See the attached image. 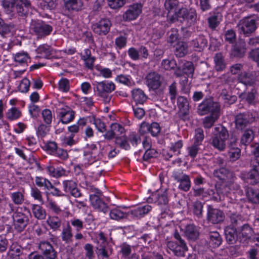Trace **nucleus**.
I'll list each match as a JSON object with an SVG mask.
<instances>
[{
    "instance_id": "nucleus-52",
    "label": "nucleus",
    "mask_w": 259,
    "mask_h": 259,
    "mask_svg": "<svg viewBox=\"0 0 259 259\" xmlns=\"http://www.w3.org/2000/svg\"><path fill=\"white\" fill-rule=\"evenodd\" d=\"M115 143L120 148L125 150H128L131 149L127 138L126 136L116 137L115 140Z\"/></svg>"
},
{
    "instance_id": "nucleus-15",
    "label": "nucleus",
    "mask_w": 259,
    "mask_h": 259,
    "mask_svg": "<svg viewBox=\"0 0 259 259\" xmlns=\"http://www.w3.org/2000/svg\"><path fill=\"white\" fill-rule=\"evenodd\" d=\"M145 84L150 90H157L161 84V76L155 71L148 73L145 78Z\"/></svg>"
},
{
    "instance_id": "nucleus-54",
    "label": "nucleus",
    "mask_w": 259,
    "mask_h": 259,
    "mask_svg": "<svg viewBox=\"0 0 259 259\" xmlns=\"http://www.w3.org/2000/svg\"><path fill=\"white\" fill-rule=\"evenodd\" d=\"M254 135L252 130L247 128L241 137V143L244 145H247L252 141Z\"/></svg>"
},
{
    "instance_id": "nucleus-41",
    "label": "nucleus",
    "mask_w": 259,
    "mask_h": 259,
    "mask_svg": "<svg viewBox=\"0 0 259 259\" xmlns=\"http://www.w3.org/2000/svg\"><path fill=\"white\" fill-rule=\"evenodd\" d=\"M246 195L248 200L251 203L259 205V190L249 188L246 190Z\"/></svg>"
},
{
    "instance_id": "nucleus-36",
    "label": "nucleus",
    "mask_w": 259,
    "mask_h": 259,
    "mask_svg": "<svg viewBox=\"0 0 259 259\" xmlns=\"http://www.w3.org/2000/svg\"><path fill=\"white\" fill-rule=\"evenodd\" d=\"M188 52V45L186 42L179 41L176 45L174 52L177 57H184Z\"/></svg>"
},
{
    "instance_id": "nucleus-38",
    "label": "nucleus",
    "mask_w": 259,
    "mask_h": 259,
    "mask_svg": "<svg viewBox=\"0 0 259 259\" xmlns=\"http://www.w3.org/2000/svg\"><path fill=\"white\" fill-rule=\"evenodd\" d=\"M47 224L53 231H60L62 224V219L55 215L49 216L47 220Z\"/></svg>"
},
{
    "instance_id": "nucleus-2",
    "label": "nucleus",
    "mask_w": 259,
    "mask_h": 259,
    "mask_svg": "<svg viewBox=\"0 0 259 259\" xmlns=\"http://www.w3.org/2000/svg\"><path fill=\"white\" fill-rule=\"evenodd\" d=\"M30 33L37 39H42L49 35L53 27L47 22L39 19H32L29 26Z\"/></svg>"
},
{
    "instance_id": "nucleus-18",
    "label": "nucleus",
    "mask_w": 259,
    "mask_h": 259,
    "mask_svg": "<svg viewBox=\"0 0 259 259\" xmlns=\"http://www.w3.org/2000/svg\"><path fill=\"white\" fill-rule=\"evenodd\" d=\"M160 131L161 127L157 122H154L150 124L143 122L140 125L139 132L141 135L149 133L153 137H157Z\"/></svg>"
},
{
    "instance_id": "nucleus-24",
    "label": "nucleus",
    "mask_w": 259,
    "mask_h": 259,
    "mask_svg": "<svg viewBox=\"0 0 259 259\" xmlns=\"http://www.w3.org/2000/svg\"><path fill=\"white\" fill-rule=\"evenodd\" d=\"M152 210V206L149 204L139 206L130 211V218L139 219L144 217Z\"/></svg>"
},
{
    "instance_id": "nucleus-53",
    "label": "nucleus",
    "mask_w": 259,
    "mask_h": 259,
    "mask_svg": "<svg viewBox=\"0 0 259 259\" xmlns=\"http://www.w3.org/2000/svg\"><path fill=\"white\" fill-rule=\"evenodd\" d=\"M210 239L209 243L213 247H217L220 245L222 243V238L218 232H212L209 234Z\"/></svg>"
},
{
    "instance_id": "nucleus-25",
    "label": "nucleus",
    "mask_w": 259,
    "mask_h": 259,
    "mask_svg": "<svg viewBox=\"0 0 259 259\" xmlns=\"http://www.w3.org/2000/svg\"><path fill=\"white\" fill-rule=\"evenodd\" d=\"M100 150L98 148L97 145L94 143H91L87 144L84 155L89 156V158H91L92 159L90 160V163H93L100 158Z\"/></svg>"
},
{
    "instance_id": "nucleus-40",
    "label": "nucleus",
    "mask_w": 259,
    "mask_h": 259,
    "mask_svg": "<svg viewBox=\"0 0 259 259\" xmlns=\"http://www.w3.org/2000/svg\"><path fill=\"white\" fill-rule=\"evenodd\" d=\"M13 59L15 62L20 65H27V63L30 60V57L27 52L22 51L13 54Z\"/></svg>"
},
{
    "instance_id": "nucleus-16",
    "label": "nucleus",
    "mask_w": 259,
    "mask_h": 259,
    "mask_svg": "<svg viewBox=\"0 0 259 259\" xmlns=\"http://www.w3.org/2000/svg\"><path fill=\"white\" fill-rule=\"evenodd\" d=\"M213 176L223 183H232L235 180V176L232 171L225 167L215 169Z\"/></svg>"
},
{
    "instance_id": "nucleus-28",
    "label": "nucleus",
    "mask_w": 259,
    "mask_h": 259,
    "mask_svg": "<svg viewBox=\"0 0 259 259\" xmlns=\"http://www.w3.org/2000/svg\"><path fill=\"white\" fill-rule=\"evenodd\" d=\"M207 44V40L205 37L203 35H199L191 41L190 46L195 51L200 52L206 47Z\"/></svg>"
},
{
    "instance_id": "nucleus-57",
    "label": "nucleus",
    "mask_w": 259,
    "mask_h": 259,
    "mask_svg": "<svg viewBox=\"0 0 259 259\" xmlns=\"http://www.w3.org/2000/svg\"><path fill=\"white\" fill-rule=\"evenodd\" d=\"M74 135L71 134L69 136H62L60 137V140L62 145L64 147L72 146L76 144V141L74 140Z\"/></svg>"
},
{
    "instance_id": "nucleus-63",
    "label": "nucleus",
    "mask_w": 259,
    "mask_h": 259,
    "mask_svg": "<svg viewBox=\"0 0 259 259\" xmlns=\"http://www.w3.org/2000/svg\"><path fill=\"white\" fill-rule=\"evenodd\" d=\"M41 115L44 121L47 125H50L53 118L52 111L48 109H45L41 112Z\"/></svg>"
},
{
    "instance_id": "nucleus-8",
    "label": "nucleus",
    "mask_w": 259,
    "mask_h": 259,
    "mask_svg": "<svg viewBox=\"0 0 259 259\" xmlns=\"http://www.w3.org/2000/svg\"><path fill=\"white\" fill-rule=\"evenodd\" d=\"M221 105L219 103L214 101L211 98H207L198 106L197 113L199 115L203 116L210 114H220Z\"/></svg>"
},
{
    "instance_id": "nucleus-26",
    "label": "nucleus",
    "mask_w": 259,
    "mask_h": 259,
    "mask_svg": "<svg viewBox=\"0 0 259 259\" xmlns=\"http://www.w3.org/2000/svg\"><path fill=\"white\" fill-rule=\"evenodd\" d=\"M149 202H154L158 205H166L168 202L166 191L153 193L148 198Z\"/></svg>"
},
{
    "instance_id": "nucleus-50",
    "label": "nucleus",
    "mask_w": 259,
    "mask_h": 259,
    "mask_svg": "<svg viewBox=\"0 0 259 259\" xmlns=\"http://www.w3.org/2000/svg\"><path fill=\"white\" fill-rule=\"evenodd\" d=\"M32 210L34 216L37 219L44 220L46 217V211L41 206L37 204L32 205Z\"/></svg>"
},
{
    "instance_id": "nucleus-34",
    "label": "nucleus",
    "mask_w": 259,
    "mask_h": 259,
    "mask_svg": "<svg viewBox=\"0 0 259 259\" xmlns=\"http://www.w3.org/2000/svg\"><path fill=\"white\" fill-rule=\"evenodd\" d=\"M238 80L244 85L251 86L255 84L256 78L251 73L243 72L239 74Z\"/></svg>"
},
{
    "instance_id": "nucleus-30",
    "label": "nucleus",
    "mask_w": 259,
    "mask_h": 259,
    "mask_svg": "<svg viewBox=\"0 0 259 259\" xmlns=\"http://www.w3.org/2000/svg\"><path fill=\"white\" fill-rule=\"evenodd\" d=\"M225 237L227 242L230 244H233L238 240V229L227 226L225 229Z\"/></svg>"
},
{
    "instance_id": "nucleus-6",
    "label": "nucleus",
    "mask_w": 259,
    "mask_h": 259,
    "mask_svg": "<svg viewBox=\"0 0 259 259\" xmlns=\"http://www.w3.org/2000/svg\"><path fill=\"white\" fill-rule=\"evenodd\" d=\"M251 169L248 172H242L240 178L244 181L248 182L252 185L259 183V160L253 158L250 161Z\"/></svg>"
},
{
    "instance_id": "nucleus-21",
    "label": "nucleus",
    "mask_w": 259,
    "mask_h": 259,
    "mask_svg": "<svg viewBox=\"0 0 259 259\" xmlns=\"http://www.w3.org/2000/svg\"><path fill=\"white\" fill-rule=\"evenodd\" d=\"M207 219L212 224H217L224 221L225 215L221 210L213 208L209 206L207 213Z\"/></svg>"
},
{
    "instance_id": "nucleus-31",
    "label": "nucleus",
    "mask_w": 259,
    "mask_h": 259,
    "mask_svg": "<svg viewBox=\"0 0 259 259\" xmlns=\"http://www.w3.org/2000/svg\"><path fill=\"white\" fill-rule=\"evenodd\" d=\"M75 112L69 108H62L59 112L60 120L64 124H67L74 118Z\"/></svg>"
},
{
    "instance_id": "nucleus-20",
    "label": "nucleus",
    "mask_w": 259,
    "mask_h": 259,
    "mask_svg": "<svg viewBox=\"0 0 259 259\" xmlns=\"http://www.w3.org/2000/svg\"><path fill=\"white\" fill-rule=\"evenodd\" d=\"M108 212L110 219L114 221L119 222L130 218V211H124L121 206L109 208Z\"/></svg>"
},
{
    "instance_id": "nucleus-22",
    "label": "nucleus",
    "mask_w": 259,
    "mask_h": 259,
    "mask_svg": "<svg viewBox=\"0 0 259 259\" xmlns=\"http://www.w3.org/2000/svg\"><path fill=\"white\" fill-rule=\"evenodd\" d=\"M63 188L66 193H69L72 196L78 198L81 193L77 188V183L72 180H64L62 182Z\"/></svg>"
},
{
    "instance_id": "nucleus-32",
    "label": "nucleus",
    "mask_w": 259,
    "mask_h": 259,
    "mask_svg": "<svg viewBox=\"0 0 259 259\" xmlns=\"http://www.w3.org/2000/svg\"><path fill=\"white\" fill-rule=\"evenodd\" d=\"M48 174L54 178H58L63 176H67L69 171L62 167H58L55 168L51 164L47 165L46 167Z\"/></svg>"
},
{
    "instance_id": "nucleus-3",
    "label": "nucleus",
    "mask_w": 259,
    "mask_h": 259,
    "mask_svg": "<svg viewBox=\"0 0 259 259\" xmlns=\"http://www.w3.org/2000/svg\"><path fill=\"white\" fill-rule=\"evenodd\" d=\"M173 235L177 241H167L166 243L167 248L171 250L174 254L177 256H185L186 252L188 250V246L186 243L182 239L177 230L175 231Z\"/></svg>"
},
{
    "instance_id": "nucleus-14",
    "label": "nucleus",
    "mask_w": 259,
    "mask_h": 259,
    "mask_svg": "<svg viewBox=\"0 0 259 259\" xmlns=\"http://www.w3.org/2000/svg\"><path fill=\"white\" fill-rule=\"evenodd\" d=\"M38 248L46 259H57L58 253L53 245L49 241H40Z\"/></svg>"
},
{
    "instance_id": "nucleus-56",
    "label": "nucleus",
    "mask_w": 259,
    "mask_h": 259,
    "mask_svg": "<svg viewBox=\"0 0 259 259\" xmlns=\"http://www.w3.org/2000/svg\"><path fill=\"white\" fill-rule=\"evenodd\" d=\"M183 143L182 140H179L174 143H171L169 146L170 151L172 152L174 155L178 156L181 154V150L183 147Z\"/></svg>"
},
{
    "instance_id": "nucleus-4",
    "label": "nucleus",
    "mask_w": 259,
    "mask_h": 259,
    "mask_svg": "<svg viewBox=\"0 0 259 259\" xmlns=\"http://www.w3.org/2000/svg\"><path fill=\"white\" fill-rule=\"evenodd\" d=\"M175 16L178 21L185 23L189 27L194 25L197 22V12L194 8L188 9L186 8H181L175 12Z\"/></svg>"
},
{
    "instance_id": "nucleus-64",
    "label": "nucleus",
    "mask_w": 259,
    "mask_h": 259,
    "mask_svg": "<svg viewBox=\"0 0 259 259\" xmlns=\"http://www.w3.org/2000/svg\"><path fill=\"white\" fill-rule=\"evenodd\" d=\"M229 158L231 161L237 160L241 155V150L238 148H231L228 152Z\"/></svg>"
},
{
    "instance_id": "nucleus-43",
    "label": "nucleus",
    "mask_w": 259,
    "mask_h": 259,
    "mask_svg": "<svg viewBox=\"0 0 259 259\" xmlns=\"http://www.w3.org/2000/svg\"><path fill=\"white\" fill-rule=\"evenodd\" d=\"M35 51L39 57L45 58H49L53 52L52 48L47 44L40 45Z\"/></svg>"
},
{
    "instance_id": "nucleus-44",
    "label": "nucleus",
    "mask_w": 259,
    "mask_h": 259,
    "mask_svg": "<svg viewBox=\"0 0 259 259\" xmlns=\"http://www.w3.org/2000/svg\"><path fill=\"white\" fill-rule=\"evenodd\" d=\"M214 69L217 71H222L226 68V63L222 53H217L214 58Z\"/></svg>"
},
{
    "instance_id": "nucleus-42",
    "label": "nucleus",
    "mask_w": 259,
    "mask_h": 259,
    "mask_svg": "<svg viewBox=\"0 0 259 259\" xmlns=\"http://www.w3.org/2000/svg\"><path fill=\"white\" fill-rule=\"evenodd\" d=\"M230 221L231 224L230 226L238 229V228L244 224L245 219L241 214L233 213L230 216Z\"/></svg>"
},
{
    "instance_id": "nucleus-11",
    "label": "nucleus",
    "mask_w": 259,
    "mask_h": 259,
    "mask_svg": "<svg viewBox=\"0 0 259 259\" xmlns=\"http://www.w3.org/2000/svg\"><path fill=\"white\" fill-rule=\"evenodd\" d=\"M17 209L12 215L14 226L16 230L19 232L23 231L28 225L29 221V216Z\"/></svg>"
},
{
    "instance_id": "nucleus-59",
    "label": "nucleus",
    "mask_w": 259,
    "mask_h": 259,
    "mask_svg": "<svg viewBox=\"0 0 259 259\" xmlns=\"http://www.w3.org/2000/svg\"><path fill=\"white\" fill-rule=\"evenodd\" d=\"M201 145L197 143H194L191 146L187 148L188 155L194 159L196 157L200 150V146Z\"/></svg>"
},
{
    "instance_id": "nucleus-27",
    "label": "nucleus",
    "mask_w": 259,
    "mask_h": 259,
    "mask_svg": "<svg viewBox=\"0 0 259 259\" xmlns=\"http://www.w3.org/2000/svg\"><path fill=\"white\" fill-rule=\"evenodd\" d=\"M23 247L17 242H13L10 245L7 252L9 259H20L23 253Z\"/></svg>"
},
{
    "instance_id": "nucleus-29",
    "label": "nucleus",
    "mask_w": 259,
    "mask_h": 259,
    "mask_svg": "<svg viewBox=\"0 0 259 259\" xmlns=\"http://www.w3.org/2000/svg\"><path fill=\"white\" fill-rule=\"evenodd\" d=\"M72 229L69 222L67 221L66 225L62 227L61 238L62 241L66 244H70L73 241Z\"/></svg>"
},
{
    "instance_id": "nucleus-12",
    "label": "nucleus",
    "mask_w": 259,
    "mask_h": 259,
    "mask_svg": "<svg viewBox=\"0 0 259 259\" xmlns=\"http://www.w3.org/2000/svg\"><path fill=\"white\" fill-rule=\"evenodd\" d=\"M254 118L252 114L246 112L237 114L235 117V126L237 130L246 129L253 121Z\"/></svg>"
},
{
    "instance_id": "nucleus-49",
    "label": "nucleus",
    "mask_w": 259,
    "mask_h": 259,
    "mask_svg": "<svg viewBox=\"0 0 259 259\" xmlns=\"http://www.w3.org/2000/svg\"><path fill=\"white\" fill-rule=\"evenodd\" d=\"M220 114H210L203 119V125L205 128H211L219 119Z\"/></svg>"
},
{
    "instance_id": "nucleus-46",
    "label": "nucleus",
    "mask_w": 259,
    "mask_h": 259,
    "mask_svg": "<svg viewBox=\"0 0 259 259\" xmlns=\"http://www.w3.org/2000/svg\"><path fill=\"white\" fill-rule=\"evenodd\" d=\"M22 116L21 110L17 107H13L6 113V118L10 121L16 120Z\"/></svg>"
},
{
    "instance_id": "nucleus-35",
    "label": "nucleus",
    "mask_w": 259,
    "mask_h": 259,
    "mask_svg": "<svg viewBox=\"0 0 259 259\" xmlns=\"http://www.w3.org/2000/svg\"><path fill=\"white\" fill-rule=\"evenodd\" d=\"M64 7L69 12L81 10L83 6L81 0H64Z\"/></svg>"
},
{
    "instance_id": "nucleus-39",
    "label": "nucleus",
    "mask_w": 259,
    "mask_h": 259,
    "mask_svg": "<svg viewBox=\"0 0 259 259\" xmlns=\"http://www.w3.org/2000/svg\"><path fill=\"white\" fill-rule=\"evenodd\" d=\"M244 99L248 104L254 105L258 102L257 97V92L255 89H251L250 91L242 94L240 96Z\"/></svg>"
},
{
    "instance_id": "nucleus-17",
    "label": "nucleus",
    "mask_w": 259,
    "mask_h": 259,
    "mask_svg": "<svg viewBox=\"0 0 259 259\" xmlns=\"http://www.w3.org/2000/svg\"><path fill=\"white\" fill-rule=\"evenodd\" d=\"M142 5L140 3L134 4L128 7L123 14V19L126 21L136 19L142 12Z\"/></svg>"
},
{
    "instance_id": "nucleus-48",
    "label": "nucleus",
    "mask_w": 259,
    "mask_h": 259,
    "mask_svg": "<svg viewBox=\"0 0 259 259\" xmlns=\"http://www.w3.org/2000/svg\"><path fill=\"white\" fill-rule=\"evenodd\" d=\"M10 198L14 204L22 205L25 201L24 192L17 191L10 194Z\"/></svg>"
},
{
    "instance_id": "nucleus-55",
    "label": "nucleus",
    "mask_w": 259,
    "mask_h": 259,
    "mask_svg": "<svg viewBox=\"0 0 259 259\" xmlns=\"http://www.w3.org/2000/svg\"><path fill=\"white\" fill-rule=\"evenodd\" d=\"M203 204L201 202L196 201L193 204V212L198 219L202 218L203 216Z\"/></svg>"
},
{
    "instance_id": "nucleus-51",
    "label": "nucleus",
    "mask_w": 259,
    "mask_h": 259,
    "mask_svg": "<svg viewBox=\"0 0 259 259\" xmlns=\"http://www.w3.org/2000/svg\"><path fill=\"white\" fill-rule=\"evenodd\" d=\"M177 106L179 111H189V103L187 99L183 96L177 98Z\"/></svg>"
},
{
    "instance_id": "nucleus-45",
    "label": "nucleus",
    "mask_w": 259,
    "mask_h": 259,
    "mask_svg": "<svg viewBox=\"0 0 259 259\" xmlns=\"http://www.w3.org/2000/svg\"><path fill=\"white\" fill-rule=\"evenodd\" d=\"M35 182L36 186L39 187H44V189L46 190V193L48 191L51 190L52 188V183L47 179L42 177H36L35 178Z\"/></svg>"
},
{
    "instance_id": "nucleus-33",
    "label": "nucleus",
    "mask_w": 259,
    "mask_h": 259,
    "mask_svg": "<svg viewBox=\"0 0 259 259\" xmlns=\"http://www.w3.org/2000/svg\"><path fill=\"white\" fill-rule=\"evenodd\" d=\"M132 98L137 105L144 104L148 97L144 92L141 89H134L132 91Z\"/></svg>"
},
{
    "instance_id": "nucleus-37",
    "label": "nucleus",
    "mask_w": 259,
    "mask_h": 259,
    "mask_svg": "<svg viewBox=\"0 0 259 259\" xmlns=\"http://www.w3.org/2000/svg\"><path fill=\"white\" fill-rule=\"evenodd\" d=\"M208 27L211 30H215L222 20V15L221 13H214L207 18Z\"/></svg>"
},
{
    "instance_id": "nucleus-5",
    "label": "nucleus",
    "mask_w": 259,
    "mask_h": 259,
    "mask_svg": "<svg viewBox=\"0 0 259 259\" xmlns=\"http://www.w3.org/2000/svg\"><path fill=\"white\" fill-rule=\"evenodd\" d=\"M96 93L98 96L102 98L105 104L110 102L112 96L110 94L115 90V85L108 80L97 82L96 83Z\"/></svg>"
},
{
    "instance_id": "nucleus-19",
    "label": "nucleus",
    "mask_w": 259,
    "mask_h": 259,
    "mask_svg": "<svg viewBox=\"0 0 259 259\" xmlns=\"http://www.w3.org/2000/svg\"><path fill=\"white\" fill-rule=\"evenodd\" d=\"M111 23L108 19H102L93 24L94 32L100 35H106L110 31Z\"/></svg>"
},
{
    "instance_id": "nucleus-13",
    "label": "nucleus",
    "mask_w": 259,
    "mask_h": 259,
    "mask_svg": "<svg viewBox=\"0 0 259 259\" xmlns=\"http://www.w3.org/2000/svg\"><path fill=\"white\" fill-rule=\"evenodd\" d=\"M253 233L252 228L248 224H243L238 229L239 241L244 245L247 244L249 241H251Z\"/></svg>"
},
{
    "instance_id": "nucleus-10",
    "label": "nucleus",
    "mask_w": 259,
    "mask_h": 259,
    "mask_svg": "<svg viewBox=\"0 0 259 259\" xmlns=\"http://www.w3.org/2000/svg\"><path fill=\"white\" fill-rule=\"evenodd\" d=\"M172 178L178 184V188L183 191L188 192L190 189L191 182L189 175L181 169L175 170L172 172Z\"/></svg>"
},
{
    "instance_id": "nucleus-7",
    "label": "nucleus",
    "mask_w": 259,
    "mask_h": 259,
    "mask_svg": "<svg viewBox=\"0 0 259 259\" xmlns=\"http://www.w3.org/2000/svg\"><path fill=\"white\" fill-rule=\"evenodd\" d=\"M257 19L252 16L245 17L240 19L238 24V29L240 33L248 36L257 29Z\"/></svg>"
},
{
    "instance_id": "nucleus-9",
    "label": "nucleus",
    "mask_w": 259,
    "mask_h": 259,
    "mask_svg": "<svg viewBox=\"0 0 259 259\" xmlns=\"http://www.w3.org/2000/svg\"><path fill=\"white\" fill-rule=\"evenodd\" d=\"M214 130L217 133L212 138L211 144L214 148L224 151L226 147V141L229 137L228 131L223 126L215 127Z\"/></svg>"
},
{
    "instance_id": "nucleus-1",
    "label": "nucleus",
    "mask_w": 259,
    "mask_h": 259,
    "mask_svg": "<svg viewBox=\"0 0 259 259\" xmlns=\"http://www.w3.org/2000/svg\"><path fill=\"white\" fill-rule=\"evenodd\" d=\"M2 4L8 12H15L21 17H26L32 8L30 0H3Z\"/></svg>"
},
{
    "instance_id": "nucleus-23",
    "label": "nucleus",
    "mask_w": 259,
    "mask_h": 259,
    "mask_svg": "<svg viewBox=\"0 0 259 259\" xmlns=\"http://www.w3.org/2000/svg\"><path fill=\"white\" fill-rule=\"evenodd\" d=\"M102 195H90V199L92 205L99 211L106 213L108 212L109 207L106 203L101 200Z\"/></svg>"
},
{
    "instance_id": "nucleus-58",
    "label": "nucleus",
    "mask_w": 259,
    "mask_h": 259,
    "mask_svg": "<svg viewBox=\"0 0 259 259\" xmlns=\"http://www.w3.org/2000/svg\"><path fill=\"white\" fill-rule=\"evenodd\" d=\"M161 66L166 70L175 69L177 66L176 61L174 59H164L161 63Z\"/></svg>"
},
{
    "instance_id": "nucleus-60",
    "label": "nucleus",
    "mask_w": 259,
    "mask_h": 259,
    "mask_svg": "<svg viewBox=\"0 0 259 259\" xmlns=\"http://www.w3.org/2000/svg\"><path fill=\"white\" fill-rule=\"evenodd\" d=\"M50 125L46 124H40L36 129V134L38 137L44 138L49 133Z\"/></svg>"
},
{
    "instance_id": "nucleus-47",
    "label": "nucleus",
    "mask_w": 259,
    "mask_h": 259,
    "mask_svg": "<svg viewBox=\"0 0 259 259\" xmlns=\"http://www.w3.org/2000/svg\"><path fill=\"white\" fill-rule=\"evenodd\" d=\"M185 233L188 239L193 240H196L199 236V232L196 227L192 224L186 226Z\"/></svg>"
},
{
    "instance_id": "nucleus-62",
    "label": "nucleus",
    "mask_w": 259,
    "mask_h": 259,
    "mask_svg": "<svg viewBox=\"0 0 259 259\" xmlns=\"http://www.w3.org/2000/svg\"><path fill=\"white\" fill-rule=\"evenodd\" d=\"M221 97L225 100L226 103L229 104H233L236 100L237 97L235 96H231L229 95L226 90H223L220 95Z\"/></svg>"
},
{
    "instance_id": "nucleus-61",
    "label": "nucleus",
    "mask_w": 259,
    "mask_h": 259,
    "mask_svg": "<svg viewBox=\"0 0 259 259\" xmlns=\"http://www.w3.org/2000/svg\"><path fill=\"white\" fill-rule=\"evenodd\" d=\"M132 246L126 243H123L120 246V252L123 257L128 259L132 253Z\"/></svg>"
}]
</instances>
